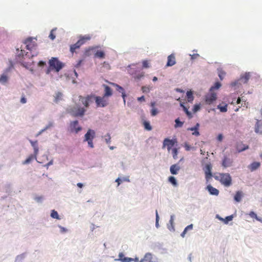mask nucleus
<instances>
[{
    "mask_svg": "<svg viewBox=\"0 0 262 262\" xmlns=\"http://www.w3.org/2000/svg\"><path fill=\"white\" fill-rule=\"evenodd\" d=\"M213 177L225 186L228 187L232 184V178L228 173H214Z\"/></svg>",
    "mask_w": 262,
    "mask_h": 262,
    "instance_id": "nucleus-1",
    "label": "nucleus"
},
{
    "mask_svg": "<svg viewBox=\"0 0 262 262\" xmlns=\"http://www.w3.org/2000/svg\"><path fill=\"white\" fill-rule=\"evenodd\" d=\"M49 69L47 71V74H49L51 70H55L56 72H58L63 67V63L60 62L57 58L52 57L49 60Z\"/></svg>",
    "mask_w": 262,
    "mask_h": 262,
    "instance_id": "nucleus-2",
    "label": "nucleus"
},
{
    "mask_svg": "<svg viewBox=\"0 0 262 262\" xmlns=\"http://www.w3.org/2000/svg\"><path fill=\"white\" fill-rule=\"evenodd\" d=\"M91 39V36L89 35H86L80 37L79 39L76 43L70 46V51L72 53L75 52V50L79 49L82 45L85 43L86 41Z\"/></svg>",
    "mask_w": 262,
    "mask_h": 262,
    "instance_id": "nucleus-3",
    "label": "nucleus"
},
{
    "mask_svg": "<svg viewBox=\"0 0 262 262\" xmlns=\"http://www.w3.org/2000/svg\"><path fill=\"white\" fill-rule=\"evenodd\" d=\"M95 137V132L94 130L89 129L84 135V142H87L88 145L91 148L94 147L93 140Z\"/></svg>",
    "mask_w": 262,
    "mask_h": 262,
    "instance_id": "nucleus-4",
    "label": "nucleus"
},
{
    "mask_svg": "<svg viewBox=\"0 0 262 262\" xmlns=\"http://www.w3.org/2000/svg\"><path fill=\"white\" fill-rule=\"evenodd\" d=\"M79 101H81L82 105L85 107H89L90 104L93 102L95 99L94 95H89L85 97L80 96L79 97Z\"/></svg>",
    "mask_w": 262,
    "mask_h": 262,
    "instance_id": "nucleus-5",
    "label": "nucleus"
},
{
    "mask_svg": "<svg viewBox=\"0 0 262 262\" xmlns=\"http://www.w3.org/2000/svg\"><path fill=\"white\" fill-rule=\"evenodd\" d=\"M94 100H95L97 107H104L108 104V100L104 96L103 97L95 96Z\"/></svg>",
    "mask_w": 262,
    "mask_h": 262,
    "instance_id": "nucleus-6",
    "label": "nucleus"
},
{
    "mask_svg": "<svg viewBox=\"0 0 262 262\" xmlns=\"http://www.w3.org/2000/svg\"><path fill=\"white\" fill-rule=\"evenodd\" d=\"M26 45V48L30 51L35 50L37 47V43L33 40L32 38H28L24 42Z\"/></svg>",
    "mask_w": 262,
    "mask_h": 262,
    "instance_id": "nucleus-7",
    "label": "nucleus"
},
{
    "mask_svg": "<svg viewBox=\"0 0 262 262\" xmlns=\"http://www.w3.org/2000/svg\"><path fill=\"white\" fill-rule=\"evenodd\" d=\"M96 48H92L91 49H88L85 50L84 54L85 56H89L90 53L89 52L91 51V50H95V54H94V57H97L99 58H104L105 57V53L102 50H95Z\"/></svg>",
    "mask_w": 262,
    "mask_h": 262,
    "instance_id": "nucleus-8",
    "label": "nucleus"
},
{
    "mask_svg": "<svg viewBox=\"0 0 262 262\" xmlns=\"http://www.w3.org/2000/svg\"><path fill=\"white\" fill-rule=\"evenodd\" d=\"M177 142V141L176 139H169L168 138H166L163 141V148L167 146V149L169 151L172 147H173Z\"/></svg>",
    "mask_w": 262,
    "mask_h": 262,
    "instance_id": "nucleus-9",
    "label": "nucleus"
},
{
    "mask_svg": "<svg viewBox=\"0 0 262 262\" xmlns=\"http://www.w3.org/2000/svg\"><path fill=\"white\" fill-rule=\"evenodd\" d=\"M81 129V127L78 125V121L77 120L70 122V130L71 132L77 134Z\"/></svg>",
    "mask_w": 262,
    "mask_h": 262,
    "instance_id": "nucleus-10",
    "label": "nucleus"
},
{
    "mask_svg": "<svg viewBox=\"0 0 262 262\" xmlns=\"http://www.w3.org/2000/svg\"><path fill=\"white\" fill-rule=\"evenodd\" d=\"M211 169H212V165L210 163L207 164L204 168V172L205 174V178L207 181H208L212 177V172H211Z\"/></svg>",
    "mask_w": 262,
    "mask_h": 262,
    "instance_id": "nucleus-11",
    "label": "nucleus"
},
{
    "mask_svg": "<svg viewBox=\"0 0 262 262\" xmlns=\"http://www.w3.org/2000/svg\"><path fill=\"white\" fill-rule=\"evenodd\" d=\"M85 112V110L83 107L74 108L71 111L72 115L74 117H82Z\"/></svg>",
    "mask_w": 262,
    "mask_h": 262,
    "instance_id": "nucleus-12",
    "label": "nucleus"
},
{
    "mask_svg": "<svg viewBox=\"0 0 262 262\" xmlns=\"http://www.w3.org/2000/svg\"><path fill=\"white\" fill-rule=\"evenodd\" d=\"M216 99V94L214 93H210L205 96V101L207 104H210Z\"/></svg>",
    "mask_w": 262,
    "mask_h": 262,
    "instance_id": "nucleus-13",
    "label": "nucleus"
},
{
    "mask_svg": "<svg viewBox=\"0 0 262 262\" xmlns=\"http://www.w3.org/2000/svg\"><path fill=\"white\" fill-rule=\"evenodd\" d=\"M154 260V258L152 254L150 253H146L139 262H152Z\"/></svg>",
    "mask_w": 262,
    "mask_h": 262,
    "instance_id": "nucleus-14",
    "label": "nucleus"
},
{
    "mask_svg": "<svg viewBox=\"0 0 262 262\" xmlns=\"http://www.w3.org/2000/svg\"><path fill=\"white\" fill-rule=\"evenodd\" d=\"M176 57L173 54H171L167 57V67H171L176 64Z\"/></svg>",
    "mask_w": 262,
    "mask_h": 262,
    "instance_id": "nucleus-15",
    "label": "nucleus"
},
{
    "mask_svg": "<svg viewBox=\"0 0 262 262\" xmlns=\"http://www.w3.org/2000/svg\"><path fill=\"white\" fill-rule=\"evenodd\" d=\"M111 84L115 86L116 88V90L117 91H118L119 93H121L122 94V97L123 98L124 102L125 103V98L126 97V95L125 94V91L124 89L121 87V86L118 85L117 84L114 83H111Z\"/></svg>",
    "mask_w": 262,
    "mask_h": 262,
    "instance_id": "nucleus-16",
    "label": "nucleus"
},
{
    "mask_svg": "<svg viewBox=\"0 0 262 262\" xmlns=\"http://www.w3.org/2000/svg\"><path fill=\"white\" fill-rule=\"evenodd\" d=\"M232 161L231 159L227 157H224L222 161V165L224 168H226L230 166L232 164Z\"/></svg>",
    "mask_w": 262,
    "mask_h": 262,
    "instance_id": "nucleus-17",
    "label": "nucleus"
},
{
    "mask_svg": "<svg viewBox=\"0 0 262 262\" xmlns=\"http://www.w3.org/2000/svg\"><path fill=\"white\" fill-rule=\"evenodd\" d=\"M207 189L209 192V193L212 195H217L219 193V190L212 187L210 185H209L207 186Z\"/></svg>",
    "mask_w": 262,
    "mask_h": 262,
    "instance_id": "nucleus-18",
    "label": "nucleus"
},
{
    "mask_svg": "<svg viewBox=\"0 0 262 262\" xmlns=\"http://www.w3.org/2000/svg\"><path fill=\"white\" fill-rule=\"evenodd\" d=\"M180 169V167L178 164H173L170 167V171L172 174H177Z\"/></svg>",
    "mask_w": 262,
    "mask_h": 262,
    "instance_id": "nucleus-19",
    "label": "nucleus"
},
{
    "mask_svg": "<svg viewBox=\"0 0 262 262\" xmlns=\"http://www.w3.org/2000/svg\"><path fill=\"white\" fill-rule=\"evenodd\" d=\"M250 74L249 73H246L243 75H242L239 79L243 83H247L250 79Z\"/></svg>",
    "mask_w": 262,
    "mask_h": 262,
    "instance_id": "nucleus-20",
    "label": "nucleus"
},
{
    "mask_svg": "<svg viewBox=\"0 0 262 262\" xmlns=\"http://www.w3.org/2000/svg\"><path fill=\"white\" fill-rule=\"evenodd\" d=\"M200 126L199 123H196L195 126L188 128L187 129L188 130H194V132L192 133V134L195 136H199L200 135V133L199 132V128Z\"/></svg>",
    "mask_w": 262,
    "mask_h": 262,
    "instance_id": "nucleus-21",
    "label": "nucleus"
},
{
    "mask_svg": "<svg viewBox=\"0 0 262 262\" xmlns=\"http://www.w3.org/2000/svg\"><path fill=\"white\" fill-rule=\"evenodd\" d=\"M103 86L104 88V94L103 96L106 97L111 96L113 94L111 89L106 85H103Z\"/></svg>",
    "mask_w": 262,
    "mask_h": 262,
    "instance_id": "nucleus-22",
    "label": "nucleus"
},
{
    "mask_svg": "<svg viewBox=\"0 0 262 262\" xmlns=\"http://www.w3.org/2000/svg\"><path fill=\"white\" fill-rule=\"evenodd\" d=\"M173 215H171L170 219L169 221V224L167 225L168 229L171 231H174V227L173 225Z\"/></svg>",
    "mask_w": 262,
    "mask_h": 262,
    "instance_id": "nucleus-23",
    "label": "nucleus"
},
{
    "mask_svg": "<svg viewBox=\"0 0 262 262\" xmlns=\"http://www.w3.org/2000/svg\"><path fill=\"white\" fill-rule=\"evenodd\" d=\"M260 165L259 162H253L249 166L250 169L251 171H253L257 169Z\"/></svg>",
    "mask_w": 262,
    "mask_h": 262,
    "instance_id": "nucleus-24",
    "label": "nucleus"
},
{
    "mask_svg": "<svg viewBox=\"0 0 262 262\" xmlns=\"http://www.w3.org/2000/svg\"><path fill=\"white\" fill-rule=\"evenodd\" d=\"M248 145H245L243 144L242 143H241L238 145H237L236 149L238 150V152H241L242 151H244L247 149L248 148Z\"/></svg>",
    "mask_w": 262,
    "mask_h": 262,
    "instance_id": "nucleus-25",
    "label": "nucleus"
},
{
    "mask_svg": "<svg viewBox=\"0 0 262 262\" xmlns=\"http://www.w3.org/2000/svg\"><path fill=\"white\" fill-rule=\"evenodd\" d=\"M62 97V94L61 92H57L56 93L54 96V102L56 103L58 102L60 100H61Z\"/></svg>",
    "mask_w": 262,
    "mask_h": 262,
    "instance_id": "nucleus-26",
    "label": "nucleus"
},
{
    "mask_svg": "<svg viewBox=\"0 0 262 262\" xmlns=\"http://www.w3.org/2000/svg\"><path fill=\"white\" fill-rule=\"evenodd\" d=\"M34 159H36L35 156H34L33 155H30L26 160H25L23 162V164H28L30 163Z\"/></svg>",
    "mask_w": 262,
    "mask_h": 262,
    "instance_id": "nucleus-27",
    "label": "nucleus"
},
{
    "mask_svg": "<svg viewBox=\"0 0 262 262\" xmlns=\"http://www.w3.org/2000/svg\"><path fill=\"white\" fill-rule=\"evenodd\" d=\"M193 228V225L190 224L188 226H187L184 230L183 232L181 233V235L182 237H184L185 236V234L186 233L187 231L188 230H191Z\"/></svg>",
    "mask_w": 262,
    "mask_h": 262,
    "instance_id": "nucleus-28",
    "label": "nucleus"
},
{
    "mask_svg": "<svg viewBox=\"0 0 262 262\" xmlns=\"http://www.w3.org/2000/svg\"><path fill=\"white\" fill-rule=\"evenodd\" d=\"M233 218V216L232 215H229V216L226 217L225 219H223L222 217H220L219 219L220 220L224 221L225 224H228V223L229 221H231L232 220Z\"/></svg>",
    "mask_w": 262,
    "mask_h": 262,
    "instance_id": "nucleus-29",
    "label": "nucleus"
},
{
    "mask_svg": "<svg viewBox=\"0 0 262 262\" xmlns=\"http://www.w3.org/2000/svg\"><path fill=\"white\" fill-rule=\"evenodd\" d=\"M242 197V193L241 191H237L236 192L235 196H234V200L236 202H240L241 200Z\"/></svg>",
    "mask_w": 262,
    "mask_h": 262,
    "instance_id": "nucleus-30",
    "label": "nucleus"
},
{
    "mask_svg": "<svg viewBox=\"0 0 262 262\" xmlns=\"http://www.w3.org/2000/svg\"><path fill=\"white\" fill-rule=\"evenodd\" d=\"M259 121H257L255 126V131L257 133L262 134V126L259 125Z\"/></svg>",
    "mask_w": 262,
    "mask_h": 262,
    "instance_id": "nucleus-31",
    "label": "nucleus"
},
{
    "mask_svg": "<svg viewBox=\"0 0 262 262\" xmlns=\"http://www.w3.org/2000/svg\"><path fill=\"white\" fill-rule=\"evenodd\" d=\"M175 125L174 127H182L184 124V122H182L180 120L179 118H177L175 120Z\"/></svg>",
    "mask_w": 262,
    "mask_h": 262,
    "instance_id": "nucleus-32",
    "label": "nucleus"
},
{
    "mask_svg": "<svg viewBox=\"0 0 262 262\" xmlns=\"http://www.w3.org/2000/svg\"><path fill=\"white\" fill-rule=\"evenodd\" d=\"M187 97L188 102H192V101L193 100V96L192 92L188 91L187 92Z\"/></svg>",
    "mask_w": 262,
    "mask_h": 262,
    "instance_id": "nucleus-33",
    "label": "nucleus"
},
{
    "mask_svg": "<svg viewBox=\"0 0 262 262\" xmlns=\"http://www.w3.org/2000/svg\"><path fill=\"white\" fill-rule=\"evenodd\" d=\"M51 216L53 219H56L57 220H59V216L58 215V212L55 210H52L51 213Z\"/></svg>",
    "mask_w": 262,
    "mask_h": 262,
    "instance_id": "nucleus-34",
    "label": "nucleus"
},
{
    "mask_svg": "<svg viewBox=\"0 0 262 262\" xmlns=\"http://www.w3.org/2000/svg\"><path fill=\"white\" fill-rule=\"evenodd\" d=\"M132 74L133 75V77L135 79H140L141 77H143L144 76V73L142 72L138 74L135 73L134 74L132 73Z\"/></svg>",
    "mask_w": 262,
    "mask_h": 262,
    "instance_id": "nucleus-35",
    "label": "nucleus"
},
{
    "mask_svg": "<svg viewBox=\"0 0 262 262\" xmlns=\"http://www.w3.org/2000/svg\"><path fill=\"white\" fill-rule=\"evenodd\" d=\"M249 215L252 218H255L257 221L262 222V219L258 217L256 214L253 211H251L249 213Z\"/></svg>",
    "mask_w": 262,
    "mask_h": 262,
    "instance_id": "nucleus-36",
    "label": "nucleus"
},
{
    "mask_svg": "<svg viewBox=\"0 0 262 262\" xmlns=\"http://www.w3.org/2000/svg\"><path fill=\"white\" fill-rule=\"evenodd\" d=\"M8 80V76L7 75L3 74L0 76V82L6 83Z\"/></svg>",
    "mask_w": 262,
    "mask_h": 262,
    "instance_id": "nucleus-37",
    "label": "nucleus"
},
{
    "mask_svg": "<svg viewBox=\"0 0 262 262\" xmlns=\"http://www.w3.org/2000/svg\"><path fill=\"white\" fill-rule=\"evenodd\" d=\"M168 181L170 182L173 185L177 186V182L175 179V178L173 176H170L168 178Z\"/></svg>",
    "mask_w": 262,
    "mask_h": 262,
    "instance_id": "nucleus-38",
    "label": "nucleus"
},
{
    "mask_svg": "<svg viewBox=\"0 0 262 262\" xmlns=\"http://www.w3.org/2000/svg\"><path fill=\"white\" fill-rule=\"evenodd\" d=\"M217 108L220 109L221 112H226L227 111V104H225L224 106L219 105Z\"/></svg>",
    "mask_w": 262,
    "mask_h": 262,
    "instance_id": "nucleus-39",
    "label": "nucleus"
},
{
    "mask_svg": "<svg viewBox=\"0 0 262 262\" xmlns=\"http://www.w3.org/2000/svg\"><path fill=\"white\" fill-rule=\"evenodd\" d=\"M56 30V28H54V29H53L51 32H50V35H49V38L51 39V40H54L55 37H56V36L54 34V32Z\"/></svg>",
    "mask_w": 262,
    "mask_h": 262,
    "instance_id": "nucleus-40",
    "label": "nucleus"
},
{
    "mask_svg": "<svg viewBox=\"0 0 262 262\" xmlns=\"http://www.w3.org/2000/svg\"><path fill=\"white\" fill-rule=\"evenodd\" d=\"M172 157L173 159H177L178 158V150L176 148H174L172 149Z\"/></svg>",
    "mask_w": 262,
    "mask_h": 262,
    "instance_id": "nucleus-41",
    "label": "nucleus"
},
{
    "mask_svg": "<svg viewBox=\"0 0 262 262\" xmlns=\"http://www.w3.org/2000/svg\"><path fill=\"white\" fill-rule=\"evenodd\" d=\"M219 76L221 80H222L226 74V73L222 70H219Z\"/></svg>",
    "mask_w": 262,
    "mask_h": 262,
    "instance_id": "nucleus-42",
    "label": "nucleus"
},
{
    "mask_svg": "<svg viewBox=\"0 0 262 262\" xmlns=\"http://www.w3.org/2000/svg\"><path fill=\"white\" fill-rule=\"evenodd\" d=\"M144 126L145 128L148 130H150L152 129L149 123L148 122L145 121L144 122Z\"/></svg>",
    "mask_w": 262,
    "mask_h": 262,
    "instance_id": "nucleus-43",
    "label": "nucleus"
},
{
    "mask_svg": "<svg viewBox=\"0 0 262 262\" xmlns=\"http://www.w3.org/2000/svg\"><path fill=\"white\" fill-rule=\"evenodd\" d=\"M183 110L189 118L192 117L191 113L188 111V108L186 106H183Z\"/></svg>",
    "mask_w": 262,
    "mask_h": 262,
    "instance_id": "nucleus-44",
    "label": "nucleus"
},
{
    "mask_svg": "<svg viewBox=\"0 0 262 262\" xmlns=\"http://www.w3.org/2000/svg\"><path fill=\"white\" fill-rule=\"evenodd\" d=\"M158 113V111L156 108H155V107L152 108V109L151 110V115L152 116H155L156 115H157Z\"/></svg>",
    "mask_w": 262,
    "mask_h": 262,
    "instance_id": "nucleus-45",
    "label": "nucleus"
},
{
    "mask_svg": "<svg viewBox=\"0 0 262 262\" xmlns=\"http://www.w3.org/2000/svg\"><path fill=\"white\" fill-rule=\"evenodd\" d=\"M221 86V84L217 82L215 83L214 85L213 86H212L210 89V90H212L213 89H218Z\"/></svg>",
    "mask_w": 262,
    "mask_h": 262,
    "instance_id": "nucleus-46",
    "label": "nucleus"
},
{
    "mask_svg": "<svg viewBox=\"0 0 262 262\" xmlns=\"http://www.w3.org/2000/svg\"><path fill=\"white\" fill-rule=\"evenodd\" d=\"M118 257V258L115 259L116 261H121L122 259L125 257V256L122 252H120L119 253Z\"/></svg>",
    "mask_w": 262,
    "mask_h": 262,
    "instance_id": "nucleus-47",
    "label": "nucleus"
},
{
    "mask_svg": "<svg viewBox=\"0 0 262 262\" xmlns=\"http://www.w3.org/2000/svg\"><path fill=\"white\" fill-rule=\"evenodd\" d=\"M133 260H134V258H133L125 257L123 259H122V260L121 261V262H131V261H133Z\"/></svg>",
    "mask_w": 262,
    "mask_h": 262,
    "instance_id": "nucleus-48",
    "label": "nucleus"
},
{
    "mask_svg": "<svg viewBox=\"0 0 262 262\" xmlns=\"http://www.w3.org/2000/svg\"><path fill=\"white\" fill-rule=\"evenodd\" d=\"M142 66H143V68H149V62H148V60H143L142 62Z\"/></svg>",
    "mask_w": 262,
    "mask_h": 262,
    "instance_id": "nucleus-49",
    "label": "nucleus"
},
{
    "mask_svg": "<svg viewBox=\"0 0 262 262\" xmlns=\"http://www.w3.org/2000/svg\"><path fill=\"white\" fill-rule=\"evenodd\" d=\"M184 147H185V150L187 151H189L192 148L191 146L187 143H184Z\"/></svg>",
    "mask_w": 262,
    "mask_h": 262,
    "instance_id": "nucleus-50",
    "label": "nucleus"
},
{
    "mask_svg": "<svg viewBox=\"0 0 262 262\" xmlns=\"http://www.w3.org/2000/svg\"><path fill=\"white\" fill-rule=\"evenodd\" d=\"M30 142L31 144V145L33 146V148L37 147V141H33L32 140H30Z\"/></svg>",
    "mask_w": 262,
    "mask_h": 262,
    "instance_id": "nucleus-51",
    "label": "nucleus"
},
{
    "mask_svg": "<svg viewBox=\"0 0 262 262\" xmlns=\"http://www.w3.org/2000/svg\"><path fill=\"white\" fill-rule=\"evenodd\" d=\"M200 108V106L199 104H195L194 105L193 109V111L194 113L198 111H199Z\"/></svg>",
    "mask_w": 262,
    "mask_h": 262,
    "instance_id": "nucleus-52",
    "label": "nucleus"
},
{
    "mask_svg": "<svg viewBox=\"0 0 262 262\" xmlns=\"http://www.w3.org/2000/svg\"><path fill=\"white\" fill-rule=\"evenodd\" d=\"M106 138H105V141L107 143H110L111 142V136H110V135L109 134H107L106 135Z\"/></svg>",
    "mask_w": 262,
    "mask_h": 262,
    "instance_id": "nucleus-53",
    "label": "nucleus"
},
{
    "mask_svg": "<svg viewBox=\"0 0 262 262\" xmlns=\"http://www.w3.org/2000/svg\"><path fill=\"white\" fill-rule=\"evenodd\" d=\"M159 215H158V212L157 211H156V226L157 227H158L159 226Z\"/></svg>",
    "mask_w": 262,
    "mask_h": 262,
    "instance_id": "nucleus-54",
    "label": "nucleus"
},
{
    "mask_svg": "<svg viewBox=\"0 0 262 262\" xmlns=\"http://www.w3.org/2000/svg\"><path fill=\"white\" fill-rule=\"evenodd\" d=\"M34 155H33L34 156H35V157L36 158L37 155L38 154V146L36 147H35L34 148Z\"/></svg>",
    "mask_w": 262,
    "mask_h": 262,
    "instance_id": "nucleus-55",
    "label": "nucleus"
},
{
    "mask_svg": "<svg viewBox=\"0 0 262 262\" xmlns=\"http://www.w3.org/2000/svg\"><path fill=\"white\" fill-rule=\"evenodd\" d=\"M142 90L143 92H149L150 91L149 89L146 86H143Z\"/></svg>",
    "mask_w": 262,
    "mask_h": 262,
    "instance_id": "nucleus-56",
    "label": "nucleus"
},
{
    "mask_svg": "<svg viewBox=\"0 0 262 262\" xmlns=\"http://www.w3.org/2000/svg\"><path fill=\"white\" fill-rule=\"evenodd\" d=\"M199 56V55L198 54H193V55H191V59H196Z\"/></svg>",
    "mask_w": 262,
    "mask_h": 262,
    "instance_id": "nucleus-57",
    "label": "nucleus"
},
{
    "mask_svg": "<svg viewBox=\"0 0 262 262\" xmlns=\"http://www.w3.org/2000/svg\"><path fill=\"white\" fill-rule=\"evenodd\" d=\"M27 100L25 96H23L20 99V102L22 103H26Z\"/></svg>",
    "mask_w": 262,
    "mask_h": 262,
    "instance_id": "nucleus-58",
    "label": "nucleus"
},
{
    "mask_svg": "<svg viewBox=\"0 0 262 262\" xmlns=\"http://www.w3.org/2000/svg\"><path fill=\"white\" fill-rule=\"evenodd\" d=\"M137 99H138V100L139 101H145V98H144V96H142L141 97H138Z\"/></svg>",
    "mask_w": 262,
    "mask_h": 262,
    "instance_id": "nucleus-59",
    "label": "nucleus"
},
{
    "mask_svg": "<svg viewBox=\"0 0 262 262\" xmlns=\"http://www.w3.org/2000/svg\"><path fill=\"white\" fill-rule=\"evenodd\" d=\"M217 140L221 141L223 140V136L222 134H219L217 136Z\"/></svg>",
    "mask_w": 262,
    "mask_h": 262,
    "instance_id": "nucleus-60",
    "label": "nucleus"
},
{
    "mask_svg": "<svg viewBox=\"0 0 262 262\" xmlns=\"http://www.w3.org/2000/svg\"><path fill=\"white\" fill-rule=\"evenodd\" d=\"M46 63L44 61H40L39 62H38V65L39 66H44L45 65Z\"/></svg>",
    "mask_w": 262,
    "mask_h": 262,
    "instance_id": "nucleus-61",
    "label": "nucleus"
},
{
    "mask_svg": "<svg viewBox=\"0 0 262 262\" xmlns=\"http://www.w3.org/2000/svg\"><path fill=\"white\" fill-rule=\"evenodd\" d=\"M82 61H83V60H79L78 61V62H77V64H76V67H77H77H79L81 65V63H82Z\"/></svg>",
    "mask_w": 262,
    "mask_h": 262,
    "instance_id": "nucleus-62",
    "label": "nucleus"
},
{
    "mask_svg": "<svg viewBox=\"0 0 262 262\" xmlns=\"http://www.w3.org/2000/svg\"><path fill=\"white\" fill-rule=\"evenodd\" d=\"M52 126H53V123L50 122V123H49V124L48 125V126L46 127V128L45 129H47V128H48Z\"/></svg>",
    "mask_w": 262,
    "mask_h": 262,
    "instance_id": "nucleus-63",
    "label": "nucleus"
},
{
    "mask_svg": "<svg viewBox=\"0 0 262 262\" xmlns=\"http://www.w3.org/2000/svg\"><path fill=\"white\" fill-rule=\"evenodd\" d=\"M77 186L79 188H82L83 187V184L81 183H78L77 184Z\"/></svg>",
    "mask_w": 262,
    "mask_h": 262,
    "instance_id": "nucleus-64",
    "label": "nucleus"
}]
</instances>
